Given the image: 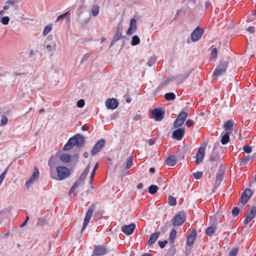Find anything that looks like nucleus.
I'll list each match as a JSON object with an SVG mask.
<instances>
[{
    "instance_id": "13d9d810",
    "label": "nucleus",
    "mask_w": 256,
    "mask_h": 256,
    "mask_svg": "<svg viewBox=\"0 0 256 256\" xmlns=\"http://www.w3.org/2000/svg\"><path fill=\"white\" fill-rule=\"evenodd\" d=\"M94 174H95L94 172H92L91 174H90V183L92 182V181L93 180V178H94Z\"/></svg>"
},
{
    "instance_id": "6e6552de",
    "label": "nucleus",
    "mask_w": 256,
    "mask_h": 256,
    "mask_svg": "<svg viewBox=\"0 0 256 256\" xmlns=\"http://www.w3.org/2000/svg\"><path fill=\"white\" fill-rule=\"evenodd\" d=\"M108 252L106 247L104 246H96L92 256H103Z\"/></svg>"
},
{
    "instance_id": "f257e3e1",
    "label": "nucleus",
    "mask_w": 256,
    "mask_h": 256,
    "mask_svg": "<svg viewBox=\"0 0 256 256\" xmlns=\"http://www.w3.org/2000/svg\"><path fill=\"white\" fill-rule=\"evenodd\" d=\"M84 138L80 134H76L69 139L67 143L64 146V150H68L74 146L81 147L84 144Z\"/></svg>"
},
{
    "instance_id": "f704fd0d",
    "label": "nucleus",
    "mask_w": 256,
    "mask_h": 256,
    "mask_svg": "<svg viewBox=\"0 0 256 256\" xmlns=\"http://www.w3.org/2000/svg\"><path fill=\"white\" fill-rule=\"evenodd\" d=\"M132 156H130L126 160V164L125 166V169L128 170L130 168L132 162Z\"/></svg>"
},
{
    "instance_id": "b1692460",
    "label": "nucleus",
    "mask_w": 256,
    "mask_h": 256,
    "mask_svg": "<svg viewBox=\"0 0 256 256\" xmlns=\"http://www.w3.org/2000/svg\"><path fill=\"white\" fill-rule=\"evenodd\" d=\"M15 3L14 0H8L6 2L5 5L3 6V9L0 11V17L4 14L5 10L10 8V6H13Z\"/></svg>"
},
{
    "instance_id": "052dcab7",
    "label": "nucleus",
    "mask_w": 256,
    "mask_h": 256,
    "mask_svg": "<svg viewBox=\"0 0 256 256\" xmlns=\"http://www.w3.org/2000/svg\"><path fill=\"white\" fill-rule=\"evenodd\" d=\"M98 163H96V164L95 166H94V168H93V170H92V172H96V169H97V168H98Z\"/></svg>"
},
{
    "instance_id": "4d7b16f0",
    "label": "nucleus",
    "mask_w": 256,
    "mask_h": 256,
    "mask_svg": "<svg viewBox=\"0 0 256 256\" xmlns=\"http://www.w3.org/2000/svg\"><path fill=\"white\" fill-rule=\"evenodd\" d=\"M26 74L25 72H14V76H21V75H25Z\"/></svg>"
},
{
    "instance_id": "ddd939ff",
    "label": "nucleus",
    "mask_w": 256,
    "mask_h": 256,
    "mask_svg": "<svg viewBox=\"0 0 256 256\" xmlns=\"http://www.w3.org/2000/svg\"><path fill=\"white\" fill-rule=\"evenodd\" d=\"M186 220L184 214L178 213L176 214L174 218L173 224L174 226H180L182 225Z\"/></svg>"
},
{
    "instance_id": "6e6d98bb",
    "label": "nucleus",
    "mask_w": 256,
    "mask_h": 256,
    "mask_svg": "<svg viewBox=\"0 0 256 256\" xmlns=\"http://www.w3.org/2000/svg\"><path fill=\"white\" fill-rule=\"evenodd\" d=\"M155 142V140H154L152 139V138H151V139H150L149 140H148V144L150 146H152L153 145Z\"/></svg>"
},
{
    "instance_id": "bf43d9fd",
    "label": "nucleus",
    "mask_w": 256,
    "mask_h": 256,
    "mask_svg": "<svg viewBox=\"0 0 256 256\" xmlns=\"http://www.w3.org/2000/svg\"><path fill=\"white\" fill-rule=\"evenodd\" d=\"M143 187V184L142 183H139L138 185H137V188L138 189H141Z\"/></svg>"
},
{
    "instance_id": "e433bc0d",
    "label": "nucleus",
    "mask_w": 256,
    "mask_h": 256,
    "mask_svg": "<svg viewBox=\"0 0 256 256\" xmlns=\"http://www.w3.org/2000/svg\"><path fill=\"white\" fill-rule=\"evenodd\" d=\"M140 42V40L138 36H134L132 38V46H136L138 44H139Z\"/></svg>"
},
{
    "instance_id": "58836bf2",
    "label": "nucleus",
    "mask_w": 256,
    "mask_h": 256,
    "mask_svg": "<svg viewBox=\"0 0 256 256\" xmlns=\"http://www.w3.org/2000/svg\"><path fill=\"white\" fill-rule=\"evenodd\" d=\"M92 14L94 16H96L99 12V6L98 5H95L92 8Z\"/></svg>"
},
{
    "instance_id": "0e129e2a",
    "label": "nucleus",
    "mask_w": 256,
    "mask_h": 256,
    "mask_svg": "<svg viewBox=\"0 0 256 256\" xmlns=\"http://www.w3.org/2000/svg\"><path fill=\"white\" fill-rule=\"evenodd\" d=\"M210 160L211 161L214 162L216 160V158L211 156L210 158Z\"/></svg>"
},
{
    "instance_id": "a878e982",
    "label": "nucleus",
    "mask_w": 256,
    "mask_h": 256,
    "mask_svg": "<svg viewBox=\"0 0 256 256\" xmlns=\"http://www.w3.org/2000/svg\"><path fill=\"white\" fill-rule=\"evenodd\" d=\"M252 158L249 156H246L241 158L239 166L240 167H244L250 162V160H252Z\"/></svg>"
},
{
    "instance_id": "3c124183",
    "label": "nucleus",
    "mask_w": 256,
    "mask_h": 256,
    "mask_svg": "<svg viewBox=\"0 0 256 256\" xmlns=\"http://www.w3.org/2000/svg\"><path fill=\"white\" fill-rule=\"evenodd\" d=\"M222 174H218L216 176V183L219 184L220 182L222 180Z\"/></svg>"
},
{
    "instance_id": "ea45409f",
    "label": "nucleus",
    "mask_w": 256,
    "mask_h": 256,
    "mask_svg": "<svg viewBox=\"0 0 256 256\" xmlns=\"http://www.w3.org/2000/svg\"><path fill=\"white\" fill-rule=\"evenodd\" d=\"M238 250V248H234L228 253V256H236Z\"/></svg>"
},
{
    "instance_id": "a18cd8bd",
    "label": "nucleus",
    "mask_w": 256,
    "mask_h": 256,
    "mask_svg": "<svg viewBox=\"0 0 256 256\" xmlns=\"http://www.w3.org/2000/svg\"><path fill=\"white\" fill-rule=\"evenodd\" d=\"M194 178L196 179H200L202 178V172H198L196 173H194Z\"/></svg>"
},
{
    "instance_id": "49530a36",
    "label": "nucleus",
    "mask_w": 256,
    "mask_h": 256,
    "mask_svg": "<svg viewBox=\"0 0 256 256\" xmlns=\"http://www.w3.org/2000/svg\"><path fill=\"white\" fill-rule=\"evenodd\" d=\"M77 106L80 108L84 107V100L81 99L78 100L77 102Z\"/></svg>"
},
{
    "instance_id": "393cba45",
    "label": "nucleus",
    "mask_w": 256,
    "mask_h": 256,
    "mask_svg": "<svg viewBox=\"0 0 256 256\" xmlns=\"http://www.w3.org/2000/svg\"><path fill=\"white\" fill-rule=\"evenodd\" d=\"M160 235V232H156L150 236V237L148 241V244L149 246L152 244L158 238Z\"/></svg>"
},
{
    "instance_id": "de8ad7c7",
    "label": "nucleus",
    "mask_w": 256,
    "mask_h": 256,
    "mask_svg": "<svg viewBox=\"0 0 256 256\" xmlns=\"http://www.w3.org/2000/svg\"><path fill=\"white\" fill-rule=\"evenodd\" d=\"M194 124V122L192 120L188 119V120L185 123V125L188 127L192 126Z\"/></svg>"
},
{
    "instance_id": "bb28decb",
    "label": "nucleus",
    "mask_w": 256,
    "mask_h": 256,
    "mask_svg": "<svg viewBox=\"0 0 256 256\" xmlns=\"http://www.w3.org/2000/svg\"><path fill=\"white\" fill-rule=\"evenodd\" d=\"M234 126V122L232 120H229L226 121L224 125V130L226 131H230V132H232L233 130Z\"/></svg>"
},
{
    "instance_id": "a19ab883",
    "label": "nucleus",
    "mask_w": 256,
    "mask_h": 256,
    "mask_svg": "<svg viewBox=\"0 0 256 256\" xmlns=\"http://www.w3.org/2000/svg\"><path fill=\"white\" fill-rule=\"evenodd\" d=\"M232 212L234 216H236L240 213V208L238 207H234L232 210Z\"/></svg>"
},
{
    "instance_id": "2f4dec72",
    "label": "nucleus",
    "mask_w": 256,
    "mask_h": 256,
    "mask_svg": "<svg viewBox=\"0 0 256 256\" xmlns=\"http://www.w3.org/2000/svg\"><path fill=\"white\" fill-rule=\"evenodd\" d=\"M176 98V96L173 92H168L164 94V98L167 101L174 100Z\"/></svg>"
},
{
    "instance_id": "5fc2aeb1",
    "label": "nucleus",
    "mask_w": 256,
    "mask_h": 256,
    "mask_svg": "<svg viewBox=\"0 0 256 256\" xmlns=\"http://www.w3.org/2000/svg\"><path fill=\"white\" fill-rule=\"evenodd\" d=\"M212 56L216 58L217 56V50L216 48H214L212 49L211 52Z\"/></svg>"
},
{
    "instance_id": "72a5a7b5",
    "label": "nucleus",
    "mask_w": 256,
    "mask_h": 256,
    "mask_svg": "<svg viewBox=\"0 0 256 256\" xmlns=\"http://www.w3.org/2000/svg\"><path fill=\"white\" fill-rule=\"evenodd\" d=\"M176 231L174 229L172 230L171 231L170 234L169 240L172 243H174V239L176 238Z\"/></svg>"
},
{
    "instance_id": "69168bd1",
    "label": "nucleus",
    "mask_w": 256,
    "mask_h": 256,
    "mask_svg": "<svg viewBox=\"0 0 256 256\" xmlns=\"http://www.w3.org/2000/svg\"><path fill=\"white\" fill-rule=\"evenodd\" d=\"M206 8H207L209 6H210V2H206L205 4Z\"/></svg>"
},
{
    "instance_id": "aec40b11",
    "label": "nucleus",
    "mask_w": 256,
    "mask_h": 256,
    "mask_svg": "<svg viewBox=\"0 0 256 256\" xmlns=\"http://www.w3.org/2000/svg\"><path fill=\"white\" fill-rule=\"evenodd\" d=\"M106 104L108 108L114 110L118 108V103L114 98H109L106 100Z\"/></svg>"
},
{
    "instance_id": "7ed1b4c3",
    "label": "nucleus",
    "mask_w": 256,
    "mask_h": 256,
    "mask_svg": "<svg viewBox=\"0 0 256 256\" xmlns=\"http://www.w3.org/2000/svg\"><path fill=\"white\" fill-rule=\"evenodd\" d=\"M228 65V61L222 60L214 70L213 76L218 77L224 74L226 72Z\"/></svg>"
},
{
    "instance_id": "4be33fe9",
    "label": "nucleus",
    "mask_w": 256,
    "mask_h": 256,
    "mask_svg": "<svg viewBox=\"0 0 256 256\" xmlns=\"http://www.w3.org/2000/svg\"><path fill=\"white\" fill-rule=\"evenodd\" d=\"M122 35V28L120 26H118L116 28V34L114 36V37L111 42L110 46H112L114 44L118 41L120 38H121Z\"/></svg>"
},
{
    "instance_id": "c9c22d12",
    "label": "nucleus",
    "mask_w": 256,
    "mask_h": 256,
    "mask_svg": "<svg viewBox=\"0 0 256 256\" xmlns=\"http://www.w3.org/2000/svg\"><path fill=\"white\" fill-rule=\"evenodd\" d=\"M168 204L170 206H176V198L173 197L172 196H170L168 198Z\"/></svg>"
},
{
    "instance_id": "79ce46f5",
    "label": "nucleus",
    "mask_w": 256,
    "mask_h": 256,
    "mask_svg": "<svg viewBox=\"0 0 256 256\" xmlns=\"http://www.w3.org/2000/svg\"><path fill=\"white\" fill-rule=\"evenodd\" d=\"M10 22V18L8 16H4L1 20L2 23L4 25H6Z\"/></svg>"
},
{
    "instance_id": "9d476101",
    "label": "nucleus",
    "mask_w": 256,
    "mask_h": 256,
    "mask_svg": "<svg viewBox=\"0 0 256 256\" xmlns=\"http://www.w3.org/2000/svg\"><path fill=\"white\" fill-rule=\"evenodd\" d=\"M204 33V30L198 26L191 34L192 41L196 42L200 39Z\"/></svg>"
},
{
    "instance_id": "c85d7f7f",
    "label": "nucleus",
    "mask_w": 256,
    "mask_h": 256,
    "mask_svg": "<svg viewBox=\"0 0 256 256\" xmlns=\"http://www.w3.org/2000/svg\"><path fill=\"white\" fill-rule=\"evenodd\" d=\"M216 229L215 226H208L206 230V234L207 236H211L214 234Z\"/></svg>"
},
{
    "instance_id": "1a4fd4ad",
    "label": "nucleus",
    "mask_w": 256,
    "mask_h": 256,
    "mask_svg": "<svg viewBox=\"0 0 256 256\" xmlns=\"http://www.w3.org/2000/svg\"><path fill=\"white\" fill-rule=\"evenodd\" d=\"M252 194V192L250 188H246L242 192L240 199V202L244 206Z\"/></svg>"
},
{
    "instance_id": "864d4df0",
    "label": "nucleus",
    "mask_w": 256,
    "mask_h": 256,
    "mask_svg": "<svg viewBox=\"0 0 256 256\" xmlns=\"http://www.w3.org/2000/svg\"><path fill=\"white\" fill-rule=\"evenodd\" d=\"M90 164H88L86 166V168L84 170V172H82V174L87 176V174H88V173L90 171Z\"/></svg>"
},
{
    "instance_id": "423d86ee",
    "label": "nucleus",
    "mask_w": 256,
    "mask_h": 256,
    "mask_svg": "<svg viewBox=\"0 0 256 256\" xmlns=\"http://www.w3.org/2000/svg\"><path fill=\"white\" fill-rule=\"evenodd\" d=\"M95 206L94 204H92L88 208L87 212L86 214V216L84 219L83 226L82 228V230H83L88 226L91 218L92 214H93L94 211L95 210Z\"/></svg>"
},
{
    "instance_id": "cd10ccee",
    "label": "nucleus",
    "mask_w": 256,
    "mask_h": 256,
    "mask_svg": "<svg viewBox=\"0 0 256 256\" xmlns=\"http://www.w3.org/2000/svg\"><path fill=\"white\" fill-rule=\"evenodd\" d=\"M190 73L191 70H188L182 74L177 76L176 78H179V83H182L186 80L190 76Z\"/></svg>"
},
{
    "instance_id": "a211bd4d",
    "label": "nucleus",
    "mask_w": 256,
    "mask_h": 256,
    "mask_svg": "<svg viewBox=\"0 0 256 256\" xmlns=\"http://www.w3.org/2000/svg\"><path fill=\"white\" fill-rule=\"evenodd\" d=\"M39 176V171L36 167H35L32 174L30 178L26 182V186L28 187L34 180H36Z\"/></svg>"
},
{
    "instance_id": "4c0bfd02",
    "label": "nucleus",
    "mask_w": 256,
    "mask_h": 256,
    "mask_svg": "<svg viewBox=\"0 0 256 256\" xmlns=\"http://www.w3.org/2000/svg\"><path fill=\"white\" fill-rule=\"evenodd\" d=\"M52 28V24H49V25L46 26L43 30V32H42L43 35L46 36V34H48L51 31Z\"/></svg>"
},
{
    "instance_id": "603ef678",
    "label": "nucleus",
    "mask_w": 256,
    "mask_h": 256,
    "mask_svg": "<svg viewBox=\"0 0 256 256\" xmlns=\"http://www.w3.org/2000/svg\"><path fill=\"white\" fill-rule=\"evenodd\" d=\"M90 55V54H86L82 58L81 60V62H84L86 60L89 58Z\"/></svg>"
},
{
    "instance_id": "338daca9",
    "label": "nucleus",
    "mask_w": 256,
    "mask_h": 256,
    "mask_svg": "<svg viewBox=\"0 0 256 256\" xmlns=\"http://www.w3.org/2000/svg\"><path fill=\"white\" fill-rule=\"evenodd\" d=\"M142 256H152V255H150V254H144Z\"/></svg>"
},
{
    "instance_id": "8fccbe9b",
    "label": "nucleus",
    "mask_w": 256,
    "mask_h": 256,
    "mask_svg": "<svg viewBox=\"0 0 256 256\" xmlns=\"http://www.w3.org/2000/svg\"><path fill=\"white\" fill-rule=\"evenodd\" d=\"M158 243L160 248H164L166 244L168 243V242L167 240H165L164 241H159Z\"/></svg>"
},
{
    "instance_id": "c756f323",
    "label": "nucleus",
    "mask_w": 256,
    "mask_h": 256,
    "mask_svg": "<svg viewBox=\"0 0 256 256\" xmlns=\"http://www.w3.org/2000/svg\"><path fill=\"white\" fill-rule=\"evenodd\" d=\"M230 132H227L222 136L220 142L222 144L224 145L228 143L230 140Z\"/></svg>"
},
{
    "instance_id": "f03ea898",
    "label": "nucleus",
    "mask_w": 256,
    "mask_h": 256,
    "mask_svg": "<svg viewBox=\"0 0 256 256\" xmlns=\"http://www.w3.org/2000/svg\"><path fill=\"white\" fill-rule=\"evenodd\" d=\"M188 109L186 108L182 111L178 115L177 118L174 122V126L178 128L181 126L188 116Z\"/></svg>"
},
{
    "instance_id": "09e8293b",
    "label": "nucleus",
    "mask_w": 256,
    "mask_h": 256,
    "mask_svg": "<svg viewBox=\"0 0 256 256\" xmlns=\"http://www.w3.org/2000/svg\"><path fill=\"white\" fill-rule=\"evenodd\" d=\"M255 29L254 26H251L246 28V31L250 34H254L255 32Z\"/></svg>"
},
{
    "instance_id": "6ab92c4d",
    "label": "nucleus",
    "mask_w": 256,
    "mask_h": 256,
    "mask_svg": "<svg viewBox=\"0 0 256 256\" xmlns=\"http://www.w3.org/2000/svg\"><path fill=\"white\" fill-rule=\"evenodd\" d=\"M196 230H193L192 231L191 233L189 235H188L186 237L187 245L190 246H191L193 244L194 240H196Z\"/></svg>"
},
{
    "instance_id": "c03bdc74",
    "label": "nucleus",
    "mask_w": 256,
    "mask_h": 256,
    "mask_svg": "<svg viewBox=\"0 0 256 256\" xmlns=\"http://www.w3.org/2000/svg\"><path fill=\"white\" fill-rule=\"evenodd\" d=\"M7 122H8L7 117L6 116L3 115L1 118V125L4 126L5 124H6Z\"/></svg>"
},
{
    "instance_id": "e2e57ef3",
    "label": "nucleus",
    "mask_w": 256,
    "mask_h": 256,
    "mask_svg": "<svg viewBox=\"0 0 256 256\" xmlns=\"http://www.w3.org/2000/svg\"><path fill=\"white\" fill-rule=\"evenodd\" d=\"M88 154L87 152H84L83 155L84 157L85 158H87L88 157Z\"/></svg>"
},
{
    "instance_id": "5701e85b",
    "label": "nucleus",
    "mask_w": 256,
    "mask_h": 256,
    "mask_svg": "<svg viewBox=\"0 0 256 256\" xmlns=\"http://www.w3.org/2000/svg\"><path fill=\"white\" fill-rule=\"evenodd\" d=\"M177 160L174 156H170L166 160V164L168 166H174L176 165Z\"/></svg>"
},
{
    "instance_id": "0eeeda50",
    "label": "nucleus",
    "mask_w": 256,
    "mask_h": 256,
    "mask_svg": "<svg viewBox=\"0 0 256 256\" xmlns=\"http://www.w3.org/2000/svg\"><path fill=\"white\" fill-rule=\"evenodd\" d=\"M152 118L156 121L162 120L164 116V111L161 108H156L152 112Z\"/></svg>"
},
{
    "instance_id": "7c9ffc66",
    "label": "nucleus",
    "mask_w": 256,
    "mask_h": 256,
    "mask_svg": "<svg viewBox=\"0 0 256 256\" xmlns=\"http://www.w3.org/2000/svg\"><path fill=\"white\" fill-rule=\"evenodd\" d=\"M70 13L69 12H67L64 14L60 15L58 16L56 20V22H58L60 20H63L64 18H66L68 20H70Z\"/></svg>"
},
{
    "instance_id": "2eb2a0df",
    "label": "nucleus",
    "mask_w": 256,
    "mask_h": 256,
    "mask_svg": "<svg viewBox=\"0 0 256 256\" xmlns=\"http://www.w3.org/2000/svg\"><path fill=\"white\" fill-rule=\"evenodd\" d=\"M206 148V144L204 146H200L196 156V164H199L202 162Z\"/></svg>"
},
{
    "instance_id": "37998d69",
    "label": "nucleus",
    "mask_w": 256,
    "mask_h": 256,
    "mask_svg": "<svg viewBox=\"0 0 256 256\" xmlns=\"http://www.w3.org/2000/svg\"><path fill=\"white\" fill-rule=\"evenodd\" d=\"M243 150H244V151L245 152L248 153V154H250V153L252 152V147L250 146H245L243 148Z\"/></svg>"
},
{
    "instance_id": "412c9836",
    "label": "nucleus",
    "mask_w": 256,
    "mask_h": 256,
    "mask_svg": "<svg viewBox=\"0 0 256 256\" xmlns=\"http://www.w3.org/2000/svg\"><path fill=\"white\" fill-rule=\"evenodd\" d=\"M136 20L132 18L130 21V27L128 28L126 34L128 35H131L136 32Z\"/></svg>"
},
{
    "instance_id": "4468645a",
    "label": "nucleus",
    "mask_w": 256,
    "mask_h": 256,
    "mask_svg": "<svg viewBox=\"0 0 256 256\" xmlns=\"http://www.w3.org/2000/svg\"><path fill=\"white\" fill-rule=\"evenodd\" d=\"M105 140H99L96 144L94 145L93 149L91 152V154L92 156H94L96 154H98L104 146L105 145Z\"/></svg>"
},
{
    "instance_id": "f8f14e48",
    "label": "nucleus",
    "mask_w": 256,
    "mask_h": 256,
    "mask_svg": "<svg viewBox=\"0 0 256 256\" xmlns=\"http://www.w3.org/2000/svg\"><path fill=\"white\" fill-rule=\"evenodd\" d=\"M256 214V206H253L251 208L249 211H248L246 214V218L244 220L245 224L249 223L254 218Z\"/></svg>"
},
{
    "instance_id": "774afa93",
    "label": "nucleus",
    "mask_w": 256,
    "mask_h": 256,
    "mask_svg": "<svg viewBox=\"0 0 256 256\" xmlns=\"http://www.w3.org/2000/svg\"><path fill=\"white\" fill-rule=\"evenodd\" d=\"M252 15L254 16H256V11H254L252 12Z\"/></svg>"
},
{
    "instance_id": "9b49d317",
    "label": "nucleus",
    "mask_w": 256,
    "mask_h": 256,
    "mask_svg": "<svg viewBox=\"0 0 256 256\" xmlns=\"http://www.w3.org/2000/svg\"><path fill=\"white\" fill-rule=\"evenodd\" d=\"M86 177V175L82 174L79 178L76 180V181L74 183L72 188H70L69 191V194L71 195L73 192H74V190L78 187V186L80 185L84 180Z\"/></svg>"
},
{
    "instance_id": "dca6fc26",
    "label": "nucleus",
    "mask_w": 256,
    "mask_h": 256,
    "mask_svg": "<svg viewBox=\"0 0 256 256\" xmlns=\"http://www.w3.org/2000/svg\"><path fill=\"white\" fill-rule=\"evenodd\" d=\"M185 130L184 128H178L172 132V136L174 138L180 140L183 138Z\"/></svg>"
},
{
    "instance_id": "20e7f679",
    "label": "nucleus",
    "mask_w": 256,
    "mask_h": 256,
    "mask_svg": "<svg viewBox=\"0 0 256 256\" xmlns=\"http://www.w3.org/2000/svg\"><path fill=\"white\" fill-rule=\"evenodd\" d=\"M56 170L59 180H63L70 176V170L66 166H58Z\"/></svg>"
},
{
    "instance_id": "39448f33",
    "label": "nucleus",
    "mask_w": 256,
    "mask_h": 256,
    "mask_svg": "<svg viewBox=\"0 0 256 256\" xmlns=\"http://www.w3.org/2000/svg\"><path fill=\"white\" fill-rule=\"evenodd\" d=\"M58 156L60 160L64 164L68 163L73 160L77 161L78 158V154L70 155L66 154H59Z\"/></svg>"
},
{
    "instance_id": "f3484780",
    "label": "nucleus",
    "mask_w": 256,
    "mask_h": 256,
    "mask_svg": "<svg viewBox=\"0 0 256 256\" xmlns=\"http://www.w3.org/2000/svg\"><path fill=\"white\" fill-rule=\"evenodd\" d=\"M136 228V225L134 224H130L128 225H124L122 228V232L126 235L131 234Z\"/></svg>"
},
{
    "instance_id": "473e14b6",
    "label": "nucleus",
    "mask_w": 256,
    "mask_h": 256,
    "mask_svg": "<svg viewBox=\"0 0 256 256\" xmlns=\"http://www.w3.org/2000/svg\"><path fill=\"white\" fill-rule=\"evenodd\" d=\"M158 190V188L156 185H151L148 188V192L151 194H156Z\"/></svg>"
},
{
    "instance_id": "680f3d73",
    "label": "nucleus",
    "mask_w": 256,
    "mask_h": 256,
    "mask_svg": "<svg viewBox=\"0 0 256 256\" xmlns=\"http://www.w3.org/2000/svg\"><path fill=\"white\" fill-rule=\"evenodd\" d=\"M150 172H151V173H154V172H155V169L154 168H150Z\"/></svg>"
}]
</instances>
